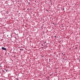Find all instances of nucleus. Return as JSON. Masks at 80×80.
<instances>
[{
    "label": "nucleus",
    "instance_id": "nucleus-7",
    "mask_svg": "<svg viewBox=\"0 0 80 80\" xmlns=\"http://www.w3.org/2000/svg\"><path fill=\"white\" fill-rule=\"evenodd\" d=\"M63 53H62V55H63Z\"/></svg>",
    "mask_w": 80,
    "mask_h": 80
},
{
    "label": "nucleus",
    "instance_id": "nucleus-3",
    "mask_svg": "<svg viewBox=\"0 0 80 80\" xmlns=\"http://www.w3.org/2000/svg\"><path fill=\"white\" fill-rule=\"evenodd\" d=\"M46 43V42H45L44 43Z\"/></svg>",
    "mask_w": 80,
    "mask_h": 80
},
{
    "label": "nucleus",
    "instance_id": "nucleus-9",
    "mask_svg": "<svg viewBox=\"0 0 80 80\" xmlns=\"http://www.w3.org/2000/svg\"><path fill=\"white\" fill-rule=\"evenodd\" d=\"M64 9H65L64 8V9H63V10H64Z\"/></svg>",
    "mask_w": 80,
    "mask_h": 80
},
{
    "label": "nucleus",
    "instance_id": "nucleus-8",
    "mask_svg": "<svg viewBox=\"0 0 80 80\" xmlns=\"http://www.w3.org/2000/svg\"><path fill=\"white\" fill-rule=\"evenodd\" d=\"M63 55H64V56L65 55V54H64Z\"/></svg>",
    "mask_w": 80,
    "mask_h": 80
},
{
    "label": "nucleus",
    "instance_id": "nucleus-1",
    "mask_svg": "<svg viewBox=\"0 0 80 80\" xmlns=\"http://www.w3.org/2000/svg\"><path fill=\"white\" fill-rule=\"evenodd\" d=\"M2 49L3 50H7L6 48L3 47H2Z\"/></svg>",
    "mask_w": 80,
    "mask_h": 80
},
{
    "label": "nucleus",
    "instance_id": "nucleus-10",
    "mask_svg": "<svg viewBox=\"0 0 80 80\" xmlns=\"http://www.w3.org/2000/svg\"><path fill=\"white\" fill-rule=\"evenodd\" d=\"M17 80H18V79Z\"/></svg>",
    "mask_w": 80,
    "mask_h": 80
},
{
    "label": "nucleus",
    "instance_id": "nucleus-2",
    "mask_svg": "<svg viewBox=\"0 0 80 80\" xmlns=\"http://www.w3.org/2000/svg\"><path fill=\"white\" fill-rule=\"evenodd\" d=\"M28 3H29V4H30V3L29 2Z\"/></svg>",
    "mask_w": 80,
    "mask_h": 80
},
{
    "label": "nucleus",
    "instance_id": "nucleus-11",
    "mask_svg": "<svg viewBox=\"0 0 80 80\" xmlns=\"http://www.w3.org/2000/svg\"><path fill=\"white\" fill-rule=\"evenodd\" d=\"M70 49H71V48H70Z\"/></svg>",
    "mask_w": 80,
    "mask_h": 80
},
{
    "label": "nucleus",
    "instance_id": "nucleus-5",
    "mask_svg": "<svg viewBox=\"0 0 80 80\" xmlns=\"http://www.w3.org/2000/svg\"><path fill=\"white\" fill-rule=\"evenodd\" d=\"M76 48H77V47H76Z\"/></svg>",
    "mask_w": 80,
    "mask_h": 80
},
{
    "label": "nucleus",
    "instance_id": "nucleus-4",
    "mask_svg": "<svg viewBox=\"0 0 80 80\" xmlns=\"http://www.w3.org/2000/svg\"><path fill=\"white\" fill-rule=\"evenodd\" d=\"M55 37V38H56V36H54Z\"/></svg>",
    "mask_w": 80,
    "mask_h": 80
},
{
    "label": "nucleus",
    "instance_id": "nucleus-6",
    "mask_svg": "<svg viewBox=\"0 0 80 80\" xmlns=\"http://www.w3.org/2000/svg\"><path fill=\"white\" fill-rule=\"evenodd\" d=\"M76 48H77V47H76Z\"/></svg>",
    "mask_w": 80,
    "mask_h": 80
}]
</instances>
